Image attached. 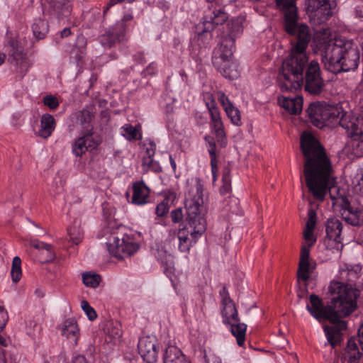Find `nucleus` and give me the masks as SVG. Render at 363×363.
<instances>
[{"label": "nucleus", "instance_id": "obj_1", "mask_svg": "<svg viewBox=\"0 0 363 363\" xmlns=\"http://www.w3.org/2000/svg\"><path fill=\"white\" fill-rule=\"evenodd\" d=\"M296 0H276L279 10L284 13L286 31L296 35L290 55L286 57L280 69L278 79L282 91H294L303 84V69L308 61L306 48L311 40L309 28L298 25Z\"/></svg>", "mask_w": 363, "mask_h": 363}, {"label": "nucleus", "instance_id": "obj_2", "mask_svg": "<svg viewBox=\"0 0 363 363\" xmlns=\"http://www.w3.org/2000/svg\"><path fill=\"white\" fill-rule=\"evenodd\" d=\"M301 147L305 160L303 175L308 191L316 199L323 201L335 182L330 161L318 141L308 132L301 135Z\"/></svg>", "mask_w": 363, "mask_h": 363}, {"label": "nucleus", "instance_id": "obj_3", "mask_svg": "<svg viewBox=\"0 0 363 363\" xmlns=\"http://www.w3.org/2000/svg\"><path fill=\"white\" fill-rule=\"evenodd\" d=\"M313 45L320 51L324 67L329 72L337 74L357 69L360 55L352 40L337 37L325 28L315 33Z\"/></svg>", "mask_w": 363, "mask_h": 363}, {"label": "nucleus", "instance_id": "obj_4", "mask_svg": "<svg viewBox=\"0 0 363 363\" xmlns=\"http://www.w3.org/2000/svg\"><path fill=\"white\" fill-rule=\"evenodd\" d=\"M203 189V185L199 178L188 179L184 204L191 230L183 228L178 232V249L182 252H188L206 229Z\"/></svg>", "mask_w": 363, "mask_h": 363}, {"label": "nucleus", "instance_id": "obj_5", "mask_svg": "<svg viewBox=\"0 0 363 363\" xmlns=\"http://www.w3.org/2000/svg\"><path fill=\"white\" fill-rule=\"evenodd\" d=\"M328 291L333 296L329 306V321L333 325L323 328L328 342L335 347L341 342L342 332L346 329V322L341 319L356 310L359 294L351 286L337 281L330 282Z\"/></svg>", "mask_w": 363, "mask_h": 363}, {"label": "nucleus", "instance_id": "obj_6", "mask_svg": "<svg viewBox=\"0 0 363 363\" xmlns=\"http://www.w3.org/2000/svg\"><path fill=\"white\" fill-rule=\"evenodd\" d=\"M307 113L313 125L320 129L325 127L333 128L337 125L343 128L342 121L347 120V114L343 113L341 107L320 102L311 104Z\"/></svg>", "mask_w": 363, "mask_h": 363}, {"label": "nucleus", "instance_id": "obj_7", "mask_svg": "<svg viewBox=\"0 0 363 363\" xmlns=\"http://www.w3.org/2000/svg\"><path fill=\"white\" fill-rule=\"evenodd\" d=\"M330 197L334 211H339L347 223L354 226L363 224V206L359 201H349L342 196Z\"/></svg>", "mask_w": 363, "mask_h": 363}, {"label": "nucleus", "instance_id": "obj_8", "mask_svg": "<svg viewBox=\"0 0 363 363\" xmlns=\"http://www.w3.org/2000/svg\"><path fill=\"white\" fill-rule=\"evenodd\" d=\"M223 322L228 325L232 335L236 338L237 344L242 347L245 341L247 325L241 323L235 303L229 297L223 300Z\"/></svg>", "mask_w": 363, "mask_h": 363}, {"label": "nucleus", "instance_id": "obj_9", "mask_svg": "<svg viewBox=\"0 0 363 363\" xmlns=\"http://www.w3.org/2000/svg\"><path fill=\"white\" fill-rule=\"evenodd\" d=\"M336 0H308L307 13L317 23L325 22L333 13Z\"/></svg>", "mask_w": 363, "mask_h": 363}, {"label": "nucleus", "instance_id": "obj_10", "mask_svg": "<svg viewBox=\"0 0 363 363\" xmlns=\"http://www.w3.org/2000/svg\"><path fill=\"white\" fill-rule=\"evenodd\" d=\"M106 247L111 255L123 259L137 252L139 246L129 239H120L117 236L112 235L106 242Z\"/></svg>", "mask_w": 363, "mask_h": 363}, {"label": "nucleus", "instance_id": "obj_11", "mask_svg": "<svg viewBox=\"0 0 363 363\" xmlns=\"http://www.w3.org/2000/svg\"><path fill=\"white\" fill-rule=\"evenodd\" d=\"M325 86L320 76V65L312 60L308 65L305 76V90L312 94H319Z\"/></svg>", "mask_w": 363, "mask_h": 363}, {"label": "nucleus", "instance_id": "obj_12", "mask_svg": "<svg viewBox=\"0 0 363 363\" xmlns=\"http://www.w3.org/2000/svg\"><path fill=\"white\" fill-rule=\"evenodd\" d=\"M99 144L100 139L95 133L80 132V135L72 143V152L75 157H82L96 149Z\"/></svg>", "mask_w": 363, "mask_h": 363}, {"label": "nucleus", "instance_id": "obj_13", "mask_svg": "<svg viewBox=\"0 0 363 363\" xmlns=\"http://www.w3.org/2000/svg\"><path fill=\"white\" fill-rule=\"evenodd\" d=\"M9 60L18 72L24 75L31 66V63L26 57L23 46L17 41L12 40L9 43Z\"/></svg>", "mask_w": 363, "mask_h": 363}, {"label": "nucleus", "instance_id": "obj_14", "mask_svg": "<svg viewBox=\"0 0 363 363\" xmlns=\"http://www.w3.org/2000/svg\"><path fill=\"white\" fill-rule=\"evenodd\" d=\"M209 3H214L217 6L208 8L203 18L205 26L204 32L214 29L216 26L223 24L228 18V14L219 6L222 0H206Z\"/></svg>", "mask_w": 363, "mask_h": 363}, {"label": "nucleus", "instance_id": "obj_15", "mask_svg": "<svg viewBox=\"0 0 363 363\" xmlns=\"http://www.w3.org/2000/svg\"><path fill=\"white\" fill-rule=\"evenodd\" d=\"M233 39L228 36L214 49L212 62L216 68H223V65L233 60Z\"/></svg>", "mask_w": 363, "mask_h": 363}, {"label": "nucleus", "instance_id": "obj_16", "mask_svg": "<svg viewBox=\"0 0 363 363\" xmlns=\"http://www.w3.org/2000/svg\"><path fill=\"white\" fill-rule=\"evenodd\" d=\"M328 240L325 241L328 247L342 250L343 245L341 242V233L342 225L340 220L336 218H328L325 223Z\"/></svg>", "mask_w": 363, "mask_h": 363}, {"label": "nucleus", "instance_id": "obj_17", "mask_svg": "<svg viewBox=\"0 0 363 363\" xmlns=\"http://www.w3.org/2000/svg\"><path fill=\"white\" fill-rule=\"evenodd\" d=\"M138 352L146 363H155L157 359V341L154 336H145L139 340Z\"/></svg>", "mask_w": 363, "mask_h": 363}, {"label": "nucleus", "instance_id": "obj_18", "mask_svg": "<svg viewBox=\"0 0 363 363\" xmlns=\"http://www.w3.org/2000/svg\"><path fill=\"white\" fill-rule=\"evenodd\" d=\"M311 246L303 245L301 247L300 260L297 272V276L302 281H307L313 272L315 265L310 261L309 255Z\"/></svg>", "mask_w": 363, "mask_h": 363}, {"label": "nucleus", "instance_id": "obj_19", "mask_svg": "<svg viewBox=\"0 0 363 363\" xmlns=\"http://www.w3.org/2000/svg\"><path fill=\"white\" fill-rule=\"evenodd\" d=\"M309 299L310 304H307L306 309L311 315L319 321L323 319L329 320V306L324 307L322 300L315 294H311Z\"/></svg>", "mask_w": 363, "mask_h": 363}, {"label": "nucleus", "instance_id": "obj_20", "mask_svg": "<svg viewBox=\"0 0 363 363\" xmlns=\"http://www.w3.org/2000/svg\"><path fill=\"white\" fill-rule=\"evenodd\" d=\"M73 116L76 119V123L81 126V132L94 133V112L89 109L84 108L75 113Z\"/></svg>", "mask_w": 363, "mask_h": 363}, {"label": "nucleus", "instance_id": "obj_21", "mask_svg": "<svg viewBox=\"0 0 363 363\" xmlns=\"http://www.w3.org/2000/svg\"><path fill=\"white\" fill-rule=\"evenodd\" d=\"M43 4H48L50 15L57 18L67 16L71 12V5L69 0H42Z\"/></svg>", "mask_w": 363, "mask_h": 363}, {"label": "nucleus", "instance_id": "obj_22", "mask_svg": "<svg viewBox=\"0 0 363 363\" xmlns=\"http://www.w3.org/2000/svg\"><path fill=\"white\" fill-rule=\"evenodd\" d=\"M123 35V27L120 25H116L114 27L110 28L100 36V43L102 45L110 48L116 42L121 40Z\"/></svg>", "mask_w": 363, "mask_h": 363}, {"label": "nucleus", "instance_id": "obj_23", "mask_svg": "<svg viewBox=\"0 0 363 363\" xmlns=\"http://www.w3.org/2000/svg\"><path fill=\"white\" fill-rule=\"evenodd\" d=\"M150 189L143 182H137L133 186L132 203L135 205H144L148 202Z\"/></svg>", "mask_w": 363, "mask_h": 363}, {"label": "nucleus", "instance_id": "obj_24", "mask_svg": "<svg viewBox=\"0 0 363 363\" xmlns=\"http://www.w3.org/2000/svg\"><path fill=\"white\" fill-rule=\"evenodd\" d=\"M155 257L161 262L164 273L170 276L174 269L173 256L169 253L163 247H158L154 252Z\"/></svg>", "mask_w": 363, "mask_h": 363}, {"label": "nucleus", "instance_id": "obj_25", "mask_svg": "<svg viewBox=\"0 0 363 363\" xmlns=\"http://www.w3.org/2000/svg\"><path fill=\"white\" fill-rule=\"evenodd\" d=\"M342 123L343 128L350 130L352 134L359 135L363 134V106L359 117L347 115V120L344 119Z\"/></svg>", "mask_w": 363, "mask_h": 363}, {"label": "nucleus", "instance_id": "obj_26", "mask_svg": "<svg viewBox=\"0 0 363 363\" xmlns=\"http://www.w3.org/2000/svg\"><path fill=\"white\" fill-rule=\"evenodd\" d=\"M55 126L56 122L54 117L49 113L43 114L41 116L40 125L36 134L42 138H48L55 130Z\"/></svg>", "mask_w": 363, "mask_h": 363}, {"label": "nucleus", "instance_id": "obj_27", "mask_svg": "<svg viewBox=\"0 0 363 363\" xmlns=\"http://www.w3.org/2000/svg\"><path fill=\"white\" fill-rule=\"evenodd\" d=\"M163 363H190L179 348L169 345L163 355Z\"/></svg>", "mask_w": 363, "mask_h": 363}, {"label": "nucleus", "instance_id": "obj_28", "mask_svg": "<svg viewBox=\"0 0 363 363\" xmlns=\"http://www.w3.org/2000/svg\"><path fill=\"white\" fill-rule=\"evenodd\" d=\"M316 224V213L310 208L308 212V220L306 223L305 230L303 232V237L309 246H312L316 241L313 234V230Z\"/></svg>", "mask_w": 363, "mask_h": 363}, {"label": "nucleus", "instance_id": "obj_29", "mask_svg": "<svg viewBox=\"0 0 363 363\" xmlns=\"http://www.w3.org/2000/svg\"><path fill=\"white\" fill-rule=\"evenodd\" d=\"M62 335L65 336L69 341L76 345L79 335L78 325L74 320L67 319L62 325Z\"/></svg>", "mask_w": 363, "mask_h": 363}, {"label": "nucleus", "instance_id": "obj_30", "mask_svg": "<svg viewBox=\"0 0 363 363\" xmlns=\"http://www.w3.org/2000/svg\"><path fill=\"white\" fill-rule=\"evenodd\" d=\"M281 106L292 114L299 113L303 107V98L297 96L294 98L285 97L279 99Z\"/></svg>", "mask_w": 363, "mask_h": 363}, {"label": "nucleus", "instance_id": "obj_31", "mask_svg": "<svg viewBox=\"0 0 363 363\" xmlns=\"http://www.w3.org/2000/svg\"><path fill=\"white\" fill-rule=\"evenodd\" d=\"M121 135L128 140H139L142 139L141 125L135 126L126 123L121 128Z\"/></svg>", "mask_w": 363, "mask_h": 363}, {"label": "nucleus", "instance_id": "obj_32", "mask_svg": "<svg viewBox=\"0 0 363 363\" xmlns=\"http://www.w3.org/2000/svg\"><path fill=\"white\" fill-rule=\"evenodd\" d=\"M362 355L357 345V340L354 337L349 339L347 348L345 352V358L350 363H352L358 360Z\"/></svg>", "mask_w": 363, "mask_h": 363}, {"label": "nucleus", "instance_id": "obj_33", "mask_svg": "<svg viewBox=\"0 0 363 363\" xmlns=\"http://www.w3.org/2000/svg\"><path fill=\"white\" fill-rule=\"evenodd\" d=\"M222 75L230 79H235L239 76V71L238 69L237 63L233 60L228 61L225 65H223V68H216Z\"/></svg>", "mask_w": 363, "mask_h": 363}, {"label": "nucleus", "instance_id": "obj_34", "mask_svg": "<svg viewBox=\"0 0 363 363\" xmlns=\"http://www.w3.org/2000/svg\"><path fill=\"white\" fill-rule=\"evenodd\" d=\"M32 28L35 37L38 39L44 38L49 30L48 23L41 18H38L35 21Z\"/></svg>", "mask_w": 363, "mask_h": 363}, {"label": "nucleus", "instance_id": "obj_35", "mask_svg": "<svg viewBox=\"0 0 363 363\" xmlns=\"http://www.w3.org/2000/svg\"><path fill=\"white\" fill-rule=\"evenodd\" d=\"M29 245L40 251L44 250L48 252V259H54L55 255L51 245L35 239L29 240Z\"/></svg>", "mask_w": 363, "mask_h": 363}, {"label": "nucleus", "instance_id": "obj_36", "mask_svg": "<svg viewBox=\"0 0 363 363\" xmlns=\"http://www.w3.org/2000/svg\"><path fill=\"white\" fill-rule=\"evenodd\" d=\"M22 276L21 271V259L19 257H14L12 261V266L11 270V277L13 283H17L20 281Z\"/></svg>", "mask_w": 363, "mask_h": 363}, {"label": "nucleus", "instance_id": "obj_37", "mask_svg": "<svg viewBox=\"0 0 363 363\" xmlns=\"http://www.w3.org/2000/svg\"><path fill=\"white\" fill-rule=\"evenodd\" d=\"M231 191V177L229 168L225 167L223 170L222 186L220 188V193L225 195Z\"/></svg>", "mask_w": 363, "mask_h": 363}, {"label": "nucleus", "instance_id": "obj_38", "mask_svg": "<svg viewBox=\"0 0 363 363\" xmlns=\"http://www.w3.org/2000/svg\"><path fill=\"white\" fill-rule=\"evenodd\" d=\"M348 135L354 138L353 140V152L358 157L363 156V134L354 135L350 133V130H346Z\"/></svg>", "mask_w": 363, "mask_h": 363}, {"label": "nucleus", "instance_id": "obj_39", "mask_svg": "<svg viewBox=\"0 0 363 363\" xmlns=\"http://www.w3.org/2000/svg\"><path fill=\"white\" fill-rule=\"evenodd\" d=\"M225 112L234 125L240 126L242 125L240 111L237 107L233 105L225 110Z\"/></svg>", "mask_w": 363, "mask_h": 363}, {"label": "nucleus", "instance_id": "obj_40", "mask_svg": "<svg viewBox=\"0 0 363 363\" xmlns=\"http://www.w3.org/2000/svg\"><path fill=\"white\" fill-rule=\"evenodd\" d=\"M82 281L86 286L96 288L99 285L101 277L97 274L86 272L82 274Z\"/></svg>", "mask_w": 363, "mask_h": 363}, {"label": "nucleus", "instance_id": "obj_41", "mask_svg": "<svg viewBox=\"0 0 363 363\" xmlns=\"http://www.w3.org/2000/svg\"><path fill=\"white\" fill-rule=\"evenodd\" d=\"M67 233L69 240L74 245H78L83 238V231L80 226L72 225L68 228Z\"/></svg>", "mask_w": 363, "mask_h": 363}, {"label": "nucleus", "instance_id": "obj_42", "mask_svg": "<svg viewBox=\"0 0 363 363\" xmlns=\"http://www.w3.org/2000/svg\"><path fill=\"white\" fill-rule=\"evenodd\" d=\"M211 128L216 135L218 142H220L222 146L225 145V134L222 121L211 123Z\"/></svg>", "mask_w": 363, "mask_h": 363}, {"label": "nucleus", "instance_id": "obj_43", "mask_svg": "<svg viewBox=\"0 0 363 363\" xmlns=\"http://www.w3.org/2000/svg\"><path fill=\"white\" fill-rule=\"evenodd\" d=\"M142 166L145 171H153L155 172H160L162 171V167L159 162L151 157H143Z\"/></svg>", "mask_w": 363, "mask_h": 363}, {"label": "nucleus", "instance_id": "obj_44", "mask_svg": "<svg viewBox=\"0 0 363 363\" xmlns=\"http://www.w3.org/2000/svg\"><path fill=\"white\" fill-rule=\"evenodd\" d=\"M210 158H211V165L212 169V174L213 177V181L216 179V173L217 172V160H216V144L214 142L209 141L208 142V148Z\"/></svg>", "mask_w": 363, "mask_h": 363}, {"label": "nucleus", "instance_id": "obj_45", "mask_svg": "<svg viewBox=\"0 0 363 363\" xmlns=\"http://www.w3.org/2000/svg\"><path fill=\"white\" fill-rule=\"evenodd\" d=\"M144 155L143 157H154L156 150V144L151 140H145L143 143Z\"/></svg>", "mask_w": 363, "mask_h": 363}, {"label": "nucleus", "instance_id": "obj_46", "mask_svg": "<svg viewBox=\"0 0 363 363\" xmlns=\"http://www.w3.org/2000/svg\"><path fill=\"white\" fill-rule=\"evenodd\" d=\"M81 307L90 320H94L96 318V311L86 301H81Z\"/></svg>", "mask_w": 363, "mask_h": 363}, {"label": "nucleus", "instance_id": "obj_47", "mask_svg": "<svg viewBox=\"0 0 363 363\" xmlns=\"http://www.w3.org/2000/svg\"><path fill=\"white\" fill-rule=\"evenodd\" d=\"M217 97L224 111L233 106V104L230 101L228 96H226L223 91H218Z\"/></svg>", "mask_w": 363, "mask_h": 363}, {"label": "nucleus", "instance_id": "obj_48", "mask_svg": "<svg viewBox=\"0 0 363 363\" xmlns=\"http://www.w3.org/2000/svg\"><path fill=\"white\" fill-rule=\"evenodd\" d=\"M43 102L45 106L52 110L56 109L59 106L57 99L52 95H48L44 97Z\"/></svg>", "mask_w": 363, "mask_h": 363}, {"label": "nucleus", "instance_id": "obj_49", "mask_svg": "<svg viewBox=\"0 0 363 363\" xmlns=\"http://www.w3.org/2000/svg\"><path fill=\"white\" fill-rule=\"evenodd\" d=\"M203 101L207 106L208 110L216 108V101L214 97L211 92H205L203 94Z\"/></svg>", "mask_w": 363, "mask_h": 363}, {"label": "nucleus", "instance_id": "obj_50", "mask_svg": "<svg viewBox=\"0 0 363 363\" xmlns=\"http://www.w3.org/2000/svg\"><path fill=\"white\" fill-rule=\"evenodd\" d=\"M353 184L356 193L363 196V173L361 174V176L357 175L354 178Z\"/></svg>", "mask_w": 363, "mask_h": 363}, {"label": "nucleus", "instance_id": "obj_51", "mask_svg": "<svg viewBox=\"0 0 363 363\" xmlns=\"http://www.w3.org/2000/svg\"><path fill=\"white\" fill-rule=\"evenodd\" d=\"M169 211L168 201L164 200L156 207L155 211L158 216H164Z\"/></svg>", "mask_w": 363, "mask_h": 363}, {"label": "nucleus", "instance_id": "obj_52", "mask_svg": "<svg viewBox=\"0 0 363 363\" xmlns=\"http://www.w3.org/2000/svg\"><path fill=\"white\" fill-rule=\"evenodd\" d=\"M8 319L9 317L7 311L4 306H0V332L4 330Z\"/></svg>", "mask_w": 363, "mask_h": 363}, {"label": "nucleus", "instance_id": "obj_53", "mask_svg": "<svg viewBox=\"0 0 363 363\" xmlns=\"http://www.w3.org/2000/svg\"><path fill=\"white\" fill-rule=\"evenodd\" d=\"M228 207H226V210L232 212L233 213H237L238 211V201L235 198H229L228 201Z\"/></svg>", "mask_w": 363, "mask_h": 363}, {"label": "nucleus", "instance_id": "obj_54", "mask_svg": "<svg viewBox=\"0 0 363 363\" xmlns=\"http://www.w3.org/2000/svg\"><path fill=\"white\" fill-rule=\"evenodd\" d=\"M361 271V267L359 265L354 266L352 269L348 270L349 280L350 281H355L356 279L359 278L358 272Z\"/></svg>", "mask_w": 363, "mask_h": 363}, {"label": "nucleus", "instance_id": "obj_55", "mask_svg": "<svg viewBox=\"0 0 363 363\" xmlns=\"http://www.w3.org/2000/svg\"><path fill=\"white\" fill-rule=\"evenodd\" d=\"M211 116V123H215L217 121H222L220 117V113L218 110V108H214L208 110Z\"/></svg>", "mask_w": 363, "mask_h": 363}, {"label": "nucleus", "instance_id": "obj_56", "mask_svg": "<svg viewBox=\"0 0 363 363\" xmlns=\"http://www.w3.org/2000/svg\"><path fill=\"white\" fill-rule=\"evenodd\" d=\"M182 218H183V214H182V209H180V208L175 209L171 212V218H172V220L174 223L181 221Z\"/></svg>", "mask_w": 363, "mask_h": 363}, {"label": "nucleus", "instance_id": "obj_57", "mask_svg": "<svg viewBox=\"0 0 363 363\" xmlns=\"http://www.w3.org/2000/svg\"><path fill=\"white\" fill-rule=\"evenodd\" d=\"M7 354L6 352L0 353V363H16V358H12L11 357L8 358Z\"/></svg>", "mask_w": 363, "mask_h": 363}, {"label": "nucleus", "instance_id": "obj_58", "mask_svg": "<svg viewBox=\"0 0 363 363\" xmlns=\"http://www.w3.org/2000/svg\"><path fill=\"white\" fill-rule=\"evenodd\" d=\"M355 16L359 18L363 17V2L359 1L354 7Z\"/></svg>", "mask_w": 363, "mask_h": 363}, {"label": "nucleus", "instance_id": "obj_59", "mask_svg": "<svg viewBox=\"0 0 363 363\" xmlns=\"http://www.w3.org/2000/svg\"><path fill=\"white\" fill-rule=\"evenodd\" d=\"M108 333L112 337L113 339H119L121 336V332L118 328H113L111 331L108 329Z\"/></svg>", "mask_w": 363, "mask_h": 363}, {"label": "nucleus", "instance_id": "obj_60", "mask_svg": "<svg viewBox=\"0 0 363 363\" xmlns=\"http://www.w3.org/2000/svg\"><path fill=\"white\" fill-rule=\"evenodd\" d=\"M133 13L132 12L130 11H127L124 15H123V17L121 20V23H117L116 25H120V26H122V27H123V28L125 29V26H124V23L125 22H128V21H130L133 19Z\"/></svg>", "mask_w": 363, "mask_h": 363}, {"label": "nucleus", "instance_id": "obj_61", "mask_svg": "<svg viewBox=\"0 0 363 363\" xmlns=\"http://www.w3.org/2000/svg\"><path fill=\"white\" fill-rule=\"evenodd\" d=\"M232 25H235V28H233L232 32L240 33L242 31V25L239 19L233 20L232 21Z\"/></svg>", "mask_w": 363, "mask_h": 363}, {"label": "nucleus", "instance_id": "obj_62", "mask_svg": "<svg viewBox=\"0 0 363 363\" xmlns=\"http://www.w3.org/2000/svg\"><path fill=\"white\" fill-rule=\"evenodd\" d=\"M207 363H222V362L219 357L215 354H211L208 357Z\"/></svg>", "mask_w": 363, "mask_h": 363}, {"label": "nucleus", "instance_id": "obj_63", "mask_svg": "<svg viewBox=\"0 0 363 363\" xmlns=\"http://www.w3.org/2000/svg\"><path fill=\"white\" fill-rule=\"evenodd\" d=\"M72 363H89L85 357L82 355H78L72 359Z\"/></svg>", "mask_w": 363, "mask_h": 363}, {"label": "nucleus", "instance_id": "obj_64", "mask_svg": "<svg viewBox=\"0 0 363 363\" xmlns=\"http://www.w3.org/2000/svg\"><path fill=\"white\" fill-rule=\"evenodd\" d=\"M358 342L362 345L363 350V325H362L358 330Z\"/></svg>", "mask_w": 363, "mask_h": 363}]
</instances>
